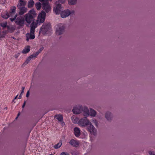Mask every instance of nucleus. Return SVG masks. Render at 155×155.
<instances>
[{"instance_id": "obj_37", "label": "nucleus", "mask_w": 155, "mask_h": 155, "mask_svg": "<svg viewBox=\"0 0 155 155\" xmlns=\"http://www.w3.org/2000/svg\"><path fill=\"white\" fill-rule=\"evenodd\" d=\"M43 47H41L38 51V52L39 53H40L43 50Z\"/></svg>"}, {"instance_id": "obj_14", "label": "nucleus", "mask_w": 155, "mask_h": 155, "mask_svg": "<svg viewBox=\"0 0 155 155\" xmlns=\"http://www.w3.org/2000/svg\"><path fill=\"white\" fill-rule=\"evenodd\" d=\"M83 115L85 117H87L89 116V110L87 107H83Z\"/></svg>"}, {"instance_id": "obj_1", "label": "nucleus", "mask_w": 155, "mask_h": 155, "mask_svg": "<svg viewBox=\"0 0 155 155\" xmlns=\"http://www.w3.org/2000/svg\"><path fill=\"white\" fill-rule=\"evenodd\" d=\"M45 15V13L44 11H42L38 16L37 22H33L31 24L30 26L31 28L30 32L27 34L26 35V40L27 41H28L30 39H32L35 38L34 34L35 29L37 27L38 24L40 25L41 23H42L44 21Z\"/></svg>"}, {"instance_id": "obj_33", "label": "nucleus", "mask_w": 155, "mask_h": 155, "mask_svg": "<svg viewBox=\"0 0 155 155\" xmlns=\"http://www.w3.org/2000/svg\"><path fill=\"white\" fill-rule=\"evenodd\" d=\"M60 155H70L68 152H63L61 153Z\"/></svg>"}, {"instance_id": "obj_43", "label": "nucleus", "mask_w": 155, "mask_h": 155, "mask_svg": "<svg viewBox=\"0 0 155 155\" xmlns=\"http://www.w3.org/2000/svg\"><path fill=\"white\" fill-rule=\"evenodd\" d=\"M61 124H62V125H64V123L63 122H62Z\"/></svg>"}, {"instance_id": "obj_41", "label": "nucleus", "mask_w": 155, "mask_h": 155, "mask_svg": "<svg viewBox=\"0 0 155 155\" xmlns=\"http://www.w3.org/2000/svg\"><path fill=\"white\" fill-rule=\"evenodd\" d=\"M22 95V94H20V96H19V97H18V99H20L21 98V95Z\"/></svg>"}, {"instance_id": "obj_39", "label": "nucleus", "mask_w": 155, "mask_h": 155, "mask_svg": "<svg viewBox=\"0 0 155 155\" xmlns=\"http://www.w3.org/2000/svg\"><path fill=\"white\" fill-rule=\"evenodd\" d=\"M29 94H30L29 91H28L27 92V93L26 94V97H28L29 96Z\"/></svg>"}, {"instance_id": "obj_23", "label": "nucleus", "mask_w": 155, "mask_h": 155, "mask_svg": "<svg viewBox=\"0 0 155 155\" xmlns=\"http://www.w3.org/2000/svg\"><path fill=\"white\" fill-rule=\"evenodd\" d=\"M30 48L29 46H27L22 50V52L24 54H26L30 50Z\"/></svg>"}, {"instance_id": "obj_42", "label": "nucleus", "mask_w": 155, "mask_h": 155, "mask_svg": "<svg viewBox=\"0 0 155 155\" xmlns=\"http://www.w3.org/2000/svg\"><path fill=\"white\" fill-rule=\"evenodd\" d=\"M18 95H17L15 97V98H14V100H13V101H14V100L16 99L17 98V97H18Z\"/></svg>"}, {"instance_id": "obj_26", "label": "nucleus", "mask_w": 155, "mask_h": 155, "mask_svg": "<svg viewBox=\"0 0 155 155\" xmlns=\"http://www.w3.org/2000/svg\"><path fill=\"white\" fill-rule=\"evenodd\" d=\"M62 142L61 141L59 143L54 145V147L55 149H58V148H59L61 147V146L62 145Z\"/></svg>"}, {"instance_id": "obj_29", "label": "nucleus", "mask_w": 155, "mask_h": 155, "mask_svg": "<svg viewBox=\"0 0 155 155\" xmlns=\"http://www.w3.org/2000/svg\"><path fill=\"white\" fill-rule=\"evenodd\" d=\"M35 6H36V8L38 10L40 9L41 6V3L40 2L37 3L35 4Z\"/></svg>"}, {"instance_id": "obj_7", "label": "nucleus", "mask_w": 155, "mask_h": 155, "mask_svg": "<svg viewBox=\"0 0 155 155\" xmlns=\"http://www.w3.org/2000/svg\"><path fill=\"white\" fill-rule=\"evenodd\" d=\"M83 109V107L82 105H78L74 107L72 110L73 113L76 114L80 113Z\"/></svg>"}, {"instance_id": "obj_46", "label": "nucleus", "mask_w": 155, "mask_h": 155, "mask_svg": "<svg viewBox=\"0 0 155 155\" xmlns=\"http://www.w3.org/2000/svg\"><path fill=\"white\" fill-rule=\"evenodd\" d=\"M19 115V113L18 115V117Z\"/></svg>"}, {"instance_id": "obj_40", "label": "nucleus", "mask_w": 155, "mask_h": 155, "mask_svg": "<svg viewBox=\"0 0 155 155\" xmlns=\"http://www.w3.org/2000/svg\"><path fill=\"white\" fill-rule=\"evenodd\" d=\"M26 101H25L24 102V104H23V105H22V108H24L25 105V104H26Z\"/></svg>"}, {"instance_id": "obj_21", "label": "nucleus", "mask_w": 155, "mask_h": 155, "mask_svg": "<svg viewBox=\"0 0 155 155\" xmlns=\"http://www.w3.org/2000/svg\"><path fill=\"white\" fill-rule=\"evenodd\" d=\"M71 120L72 122L74 124H77L78 125L80 119L78 117H72Z\"/></svg>"}, {"instance_id": "obj_15", "label": "nucleus", "mask_w": 155, "mask_h": 155, "mask_svg": "<svg viewBox=\"0 0 155 155\" xmlns=\"http://www.w3.org/2000/svg\"><path fill=\"white\" fill-rule=\"evenodd\" d=\"M26 4V2L25 0H19V2L17 5V7L20 8V7H25Z\"/></svg>"}, {"instance_id": "obj_22", "label": "nucleus", "mask_w": 155, "mask_h": 155, "mask_svg": "<svg viewBox=\"0 0 155 155\" xmlns=\"http://www.w3.org/2000/svg\"><path fill=\"white\" fill-rule=\"evenodd\" d=\"M54 117L56 118L59 121H62L63 120V116L61 114H59L55 116Z\"/></svg>"}, {"instance_id": "obj_8", "label": "nucleus", "mask_w": 155, "mask_h": 155, "mask_svg": "<svg viewBox=\"0 0 155 155\" xmlns=\"http://www.w3.org/2000/svg\"><path fill=\"white\" fill-rule=\"evenodd\" d=\"M15 23L18 25L21 26H23L24 23V18L21 16L18 17L15 20Z\"/></svg>"}, {"instance_id": "obj_48", "label": "nucleus", "mask_w": 155, "mask_h": 155, "mask_svg": "<svg viewBox=\"0 0 155 155\" xmlns=\"http://www.w3.org/2000/svg\"><path fill=\"white\" fill-rule=\"evenodd\" d=\"M74 12V11H72V12H73H73Z\"/></svg>"}, {"instance_id": "obj_28", "label": "nucleus", "mask_w": 155, "mask_h": 155, "mask_svg": "<svg viewBox=\"0 0 155 155\" xmlns=\"http://www.w3.org/2000/svg\"><path fill=\"white\" fill-rule=\"evenodd\" d=\"M16 8L15 7L13 6L11 8L10 12L15 14Z\"/></svg>"}, {"instance_id": "obj_18", "label": "nucleus", "mask_w": 155, "mask_h": 155, "mask_svg": "<svg viewBox=\"0 0 155 155\" xmlns=\"http://www.w3.org/2000/svg\"><path fill=\"white\" fill-rule=\"evenodd\" d=\"M69 143L72 146L74 147H77L79 145L78 142L74 139L71 140L69 142Z\"/></svg>"}, {"instance_id": "obj_30", "label": "nucleus", "mask_w": 155, "mask_h": 155, "mask_svg": "<svg viewBox=\"0 0 155 155\" xmlns=\"http://www.w3.org/2000/svg\"><path fill=\"white\" fill-rule=\"evenodd\" d=\"M2 17L5 19H7L9 17L8 13H7L5 14L2 15Z\"/></svg>"}, {"instance_id": "obj_49", "label": "nucleus", "mask_w": 155, "mask_h": 155, "mask_svg": "<svg viewBox=\"0 0 155 155\" xmlns=\"http://www.w3.org/2000/svg\"><path fill=\"white\" fill-rule=\"evenodd\" d=\"M18 117H16V119H17Z\"/></svg>"}, {"instance_id": "obj_17", "label": "nucleus", "mask_w": 155, "mask_h": 155, "mask_svg": "<svg viewBox=\"0 0 155 155\" xmlns=\"http://www.w3.org/2000/svg\"><path fill=\"white\" fill-rule=\"evenodd\" d=\"M74 133L75 136L78 137L81 134V131L80 129L78 127H75L74 129Z\"/></svg>"}, {"instance_id": "obj_9", "label": "nucleus", "mask_w": 155, "mask_h": 155, "mask_svg": "<svg viewBox=\"0 0 155 155\" xmlns=\"http://www.w3.org/2000/svg\"><path fill=\"white\" fill-rule=\"evenodd\" d=\"M42 8L46 12H49L51 11V7L47 2H44L42 4Z\"/></svg>"}, {"instance_id": "obj_5", "label": "nucleus", "mask_w": 155, "mask_h": 155, "mask_svg": "<svg viewBox=\"0 0 155 155\" xmlns=\"http://www.w3.org/2000/svg\"><path fill=\"white\" fill-rule=\"evenodd\" d=\"M90 122L89 120L86 117L81 118L80 119L78 125L81 127H86Z\"/></svg>"}, {"instance_id": "obj_11", "label": "nucleus", "mask_w": 155, "mask_h": 155, "mask_svg": "<svg viewBox=\"0 0 155 155\" xmlns=\"http://www.w3.org/2000/svg\"><path fill=\"white\" fill-rule=\"evenodd\" d=\"M71 13V12L69 10H64L61 13V17L63 18H65L68 16Z\"/></svg>"}, {"instance_id": "obj_4", "label": "nucleus", "mask_w": 155, "mask_h": 155, "mask_svg": "<svg viewBox=\"0 0 155 155\" xmlns=\"http://www.w3.org/2000/svg\"><path fill=\"white\" fill-rule=\"evenodd\" d=\"M86 128L87 130L91 134L95 135L97 134V130L90 121Z\"/></svg>"}, {"instance_id": "obj_36", "label": "nucleus", "mask_w": 155, "mask_h": 155, "mask_svg": "<svg viewBox=\"0 0 155 155\" xmlns=\"http://www.w3.org/2000/svg\"><path fill=\"white\" fill-rule=\"evenodd\" d=\"M43 47H41L38 51V52L39 53H40L43 50Z\"/></svg>"}, {"instance_id": "obj_10", "label": "nucleus", "mask_w": 155, "mask_h": 155, "mask_svg": "<svg viewBox=\"0 0 155 155\" xmlns=\"http://www.w3.org/2000/svg\"><path fill=\"white\" fill-rule=\"evenodd\" d=\"M105 117L107 120L109 122H111L113 118V114L111 112L107 111L105 113Z\"/></svg>"}, {"instance_id": "obj_3", "label": "nucleus", "mask_w": 155, "mask_h": 155, "mask_svg": "<svg viewBox=\"0 0 155 155\" xmlns=\"http://www.w3.org/2000/svg\"><path fill=\"white\" fill-rule=\"evenodd\" d=\"M51 31L50 23H45L41 27L40 32L44 35L51 32Z\"/></svg>"}, {"instance_id": "obj_12", "label": "nucleus", "mask_w": 155, "mask_h": 155, "mask_svg": "<svg viewBox=\"0 0 155 155\" xmlns=\"http://www.w3.org/2000/svg\"><path fill=\"white\" fill-rule=\"evenodd\" d=\"M61 9V4H58L57 5L56 7L54 8V11L56 14H59L60 12Z\"/></svg>"}, {"instance_id": "obj_24", "label": "nucleus", "mask_w": 155, "mask_h": 155, "mask_svg": "<svg viewBox=\"0 0 155 155\" xmlns=\"http://www.w3.org/2000/svg\"><path fill=\"white\" fill-rule=\"evenodd\" d=\"M34 4V2L33 0H30L28 2V7L29 8L32 7Z\"/></svg>"}, {"instance_id": "obj_34", "label": "nucleus", "mask_w": 155, "mask_h": 155, "mask_svg": "<svg viewBox=\"0 0 155 155\" xmlns=\"http://www.w3.org/2000/svg\"><path fill=\"white\" fill-rule=\"evenodd\" d=\"M149 154L150 155H155V153L153 151H149Z\"/></svg>"}, {"instance_id": "obj_31", "label": "nucleus", "mask_w": 155, "mask_h": 155, "mask_svg": "<svg viewBox=\"0 0 155 155\" xmlns=\"http://www.w3.org/2000/svg\"><path fill=\"white\" fill-rule=\"evenodd\" d=\"M39 53L37 51L35 53H34L31 55V57H32L33 58H35Z\"/></svg>"}, {"instance_id": "obj_44", "label": "nucleus", "mask_w": 155, "mask_h": 155, "mask_svg": "<svg viewBox=\"0 0 155 155\" xmlns=\"http://www.w3.org/2000/svg\"><path fill=\"white\" fill-rule=\"evenodd\" d=\"M44 0H39V1L41 2H43L44 1Z\"/></svg>"}, {"instance_id": "obj_25", "label": "nucleus", "mask_w": 155, "mask_h": 155, "mask_svg": "<svg viewBox=\"0 0 155 155\" xmlns=\"http://www.w3.org/2000/svg\"><path fill=\"white\" fill-rule=\"evenodd\" d=\"M77 0H68V3L70 5H73L76 4Z\"/></svg>"}, {"instance_id": "obj_45", "label": "nucleus", "mask_w": 155, "mask_h": 155, "mask_svg": "<svg viewBox=\"0 0 155 155\" xmlns=\"http://www.w3.org/2000/svg\"><path fill=\"white\" fill-rule=\"evenodd\" d=\"M4 109L6 110L7 109V107H5V108Z\"/></svg>"}, {"instance_id": "obj_6", "label": "nucleus", "mask_w": 155, "mask_h": 155, "mask_svg": "<svg viewBox=\"0 0 155 155\" xmlns=\"http://www.w3.org/2000/svg\"><path fill=\"white\" fill-rule=\"evenodd\" d=\"M64 31V24H60L57 25L56 31V35H60L62 34Z\"/></svg>"}, {"instance_id": "obj_38", "label": "nucleus", "mask_w": 155, "mask_h": 155, "mask_svg": "<svg viewBox=\"0 0 155 155\" xmlns=\"http://www.w3.org/2000/svg\"><path fill=\"white\" fill-rule=\"evenodd\" d=\"M25 88V87H22V91H21V94H22L24 92Z\"/></svg>"}, {"instance_id": "obj_2", "label": "nucleus", "mask_w": 155, "mask_h": 155, "mask_svg": "<svg viewBox=\"0 0 155 155\" xmlns=\"http://www.w3.org/2000/svg\"><path fill=\"white\" fill-rule=\"evenodd\" d=\"M35 15V11L31 10L28 12L25 15V18L26 21L28 23H30L33 21L34 16Z\"/></svg>"}, {"instance_id": "obj_27", "label": "nucleus", "mask_w": 155, "mask_h": 155, "mask_svg": "<svg viewBox=\"0 0 155 155\" xmlns=\"http://www.w3.org/2000/svg\"><path fill=\"white\" fill-rule=\"evenodd\" d=\"M92 122H93L96 127H98L99 124L98 123V121L96 119H93L92 120Z\"/></svg>"}, {"instance_id": "obj_19", "label": "nucleus", "mask_w": 155, "mask_h": 155, "mask_svg": "<svg viewBox=\"0 0 155 155\" xmlns=\"http://www.w3.org/2000/svg\"><path fill=\"white\" fill-rule=\"evenodd\" d=\"M97 114L96 111L94 109L91 108L89 111V115L92 117H95Z\"/></svg>"}, {"instance_id": "obj_32", "label": "nucleus", "mask_w": 155, "mask_h": 155, "mask_svg": "<svg viewBox=\"0 0 155 155\" xmlns=\"http://www.w3.org/2000/svg\"><path fill=\"white\" fill-rule=\"evenodd\" d=\"M7 22H5V23H2L1 24V26L3 27L4 28L6 27L7 25Z\"/></svg>"}, {"instance_id": "obj_47", "label": "nucleus", "mask_w": 155, "mask_h": 155, "mask_svg": "<svg viewBox=\"0 0 155 155\" xmlns=\"http://www.w3.org/2000/svg\"><path fill=\"white\" fill-rule=\"evenodd\" d=\"M53 155V154H50V155Z\"/></svg>"}, {"instance_id": "obj_16", "label": "nucleus", "mask_w": 155, "mask_h": 155, "mask_svg": "<svg viewBox=\"0 0 155 155\" xmlns=\"http://www.w3.org/2000/svg\"><path fill=\"white\" fill-rule=\"evenodd\" d=\"M9 17H11V18H10L9 19L11 21H13L15 20V19L16 18L17 14H14V13H12L11 12H9L8 13Z\"/></svg>"}, {"instance_id": "obj_50", "label": "nucleus", "mask_w": 155, "mask_h": 155, "mask_svg": "<svg viewBox=\"0 0 155 155\" xmlns=\"http://www.w3.org/2000/svg\"><path fill=\"white\" fill-rule=\"evenodd\" d=\"M50 1H51L52 0H50Z\"/></svg>"}, {"instance_id": "obj_20", "label": "nucleus", "mask_w": 155, "mask_h": 155, "mask_svg": "<svg viewBox=\"0 0 155 155\" xmlns=\"http://www.w3.org/2000/svg\"><path fill=\"white\" fill-rule=\"evenodd\" d=\"M32 58H33L32 57H31V55L29 56L27 58L25 62L22 65V67H24L25 65L27 64L30 61Z\"/></svg>"}, {"instance_id": "obj_13", "label": "nucleus", "mask_w": 155, "mask_h": 155, "mask_svg": "<svg viewBox=\"0 0 155 155\" xmlns=\"http://www.w3.org/2000/svg\"><path fill=\"white\" fill-rule=\"evenodd\" d=\"M19 10V15H22L27 11V8L25 7H20L18 8Z\"/></svg>"}, {"instance_id": "obj_35", "label": "nucleus", "mask_w": 155, "mask_h": 155, "mask_svg": "<svg viewBox=\"0 0 155 155\" xmlns=\"http://www.w3.org/2000/svg\"><path fill=\"white\" fill-rule=\"evenodd\" d=\"M65 2V0H59L58 3H64Z\"/></svg>"}]
</instances>
